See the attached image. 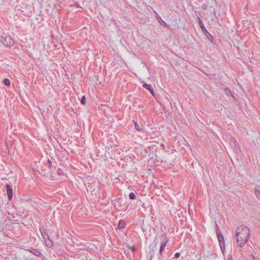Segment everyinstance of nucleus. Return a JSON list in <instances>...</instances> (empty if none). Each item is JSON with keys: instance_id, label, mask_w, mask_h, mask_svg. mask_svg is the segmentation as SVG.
Listing matches in <instances>:
<instances>
[{"instance_id": "obj_1", "label": "nucleus", "mask_w": 260, "mask_h": 260, "mask_svg": "<svg viewBox=\"0 0 260 260\" xmlns=\"http://www.w3.org/2000/svg\"><path fill=\"white\" fill-rule=\"evenodd\" d=\"M249 236L250 230L247 226L242 225L237 228L236 237L237 242L240 247H242L245 245Z\"/></svg>"}, {"instance_id": "obj_2", "label": "nucleus", "mask_w": 260, "mask_h": 260, "mask_svg": "<svg viewBox=\"0 0 260 260\" xmlns=\"http://www.w3.org/2000/svg\"><path fill=\"white\" fill-rule=\"evenodd\" d=\"M0 42L6 47H11L15 44L13 39L10 36L6 34L0 35Z\"/></svg>"}, {"instance_id": "obj_3", "label": "nucleus", "mask_w": 260, "mask_h": 260, "mask_svg": "<svg viewBox=\"0 0 260 260\" xmlns=\"http://www.w3.org/2000/svg\"><path fill=\"white\" fill-rule=\"evenodd\" d=\"M198 19L199 24L202 30V32L205 35V36H206L207 39L208 40V41H210V42H212L213 39V36L207 31V30L204 26L201 19H200V18L199 17H198Z\"/></svg>"}, {"instance_id": "obj_4", "label": "nucleus", "mask_w": 260, "mask_h": 260, "mask_svg": "<svg viewBox=\"0 0 260 260\" xmlns=\"http://www.w3.org/2000/svg\"><path fill=\"white\" fill-rule=\"evenodd\" d=\"M162 237L164 238V240L162 241L160 243V248H159V254H161L163 250H164L165 247L167 245V244L168 242V239L167 236H162Z\"/></svg>"}, {"instance_id": "obj_5", "label": "nucleus", "mask_w": 260, "mask_h": 260, "mask_svg": "<svg viewBox=\"0 0 260 260\" xmlns=\"http://www.w3.org/2000/svg\"><path fill=\"white\" fill-rule=\"evenodd\" d=\"M6 188L8 195V199L9 201L11 200L13 197V190L10 184H6Z\"/></svg>"}, {"instance_id": "obj_6", "label": "nucleus", "mask_w": 260, "mask_h": 260, "mask_svg": "<svg viewBox=\"0 0 260 260\" xmlns=\"http://www.w3.org/2000/svg\"><path fill=\"white\" fill-rule=\"evenodd\" d=\"M39 229L44 240H46L49 237L46 233V230L45 229L44 226L40 225Z\"/></svg>"}, {"instance_id": "obj_7", "label": "nucleus", "mask_w": 260, "mask_h": 260, "mask_svg": "<svg viewBox=\"0 0 260 260\" xmlns=\"http://www.w3.org/2000/svg\"><path fill=\"white\" fill-rule=\"evenodd\" d=\"M142 86L143 87L149 90L153 95H154V91L152 86L151 84L144 83Z\"/></svg>"}, {"instance_id": "obj_8", "label": "nucleus", "mask_w": 260, "mask_h": 260, "mask_svg": "<svg viewBox=\"0 0 260 260\" xmlns=\"http://www.w3.org/2000/svg\"><path fill=\"white\" fill-rule=\"evenodd\" d=\"M28 251L37 256H41L42 255L41 252L39 250L35 248L28 249Z\"/></svg>"}, {"instance_id": "obj_9", "label": "nucleus", "mask_w": 260, "mask_h": 260, "mask_svg": "<svg viewBox=\"0 0 260 260\" xmlns=\"http://www.w3.org/2000/svg\"><path fill=\"white\" fill-rule=\"evenodd\" d=\"M216 233L217 235V237L219 244H220L221 243H224V240L223 235L221 233H219L218 231H216Z\"/></svg>"}, {"instance_id": "obj_10", "label": "nucleus", "mask_w": 260, "mask_h": 260, "mask_svg": "<svg viewBox=\"0 0 260 260\" xmlns=\"http://www.w3.org/2000/svg\"><path fill=\"white\" fill-rule=\"evenodd\" d=\"M155 14H156V18L157 20L159 21L160 24L162 26L166 25V23L165 21L162 20L161 17L156 13V11L154 12Z\"/></svg>"}, {"instance_id": "obj_11", "label": "nucleus", "mask_w": 260, "mask_h": 260, "mask_svg": "<svg viewBox=\"0 0 260 260\" xmlns=\"http://www.w3.org/2000/svg\"><path fill=\"white\" fill-rule=\"evenodd\" d=\"M44 241V242H45L46 246L48 247V248H51L53 246V242L50 240L49 237L48 239H47L46 240H45Z\"/></svg>"}, {"instance_id": "obj_12", "label": "nucleus", "mask_w": 260, "mask_h": 260, "mask_svg": "<svg viewBox=\"0 0 260 260\" xmlns=\"http://www.w3.org/2000/svg\"><path fill=\"white\" fill-rule=\"evenodd\" d=\"M224 93L228 96H232L233 98H234V95L232 94V92H231V90L227 88V87H225L224 88Z\"/></svg>"}, {"instance_id": "obj_13", "label": "nucleus", "mask_w": 260, "mask_h": 260, "mask_svg": "<svg viewBox=\"0 0 260 260\" xmlns=\"http://www.w3.org/2000/svg\"><path fill=\"white\" fill-rule=\"evenodd\" d=\"M259 186L256 187L254 189V193L256 197L260 200V189H259Z\"/></svg>"}, {"instance_id": "obj_14", "label": "nucleus", "mask_w": 260, "mask_h": 260, "mask_svg": "<svg viewBox=\"0 0 260 260\" xmlns=\"http://www.w3.org/2000/svg\"><path fill=\"white\" fill-rule=\"evenodd\" d=\"M125 222L122 220H120L118 226L119 229H123L125 228Z\"/></svg>"}, {"instance_id": "obj_15", "label": "nucleus", "mask_w": 260, "mask_h": 260, "mask_svg": "<svg viewBox=\"0 0 260 260\" xmlns=\"http://www.w3.org/2000/svg\"><path fill=\"white\" fill-rule=\"evenodd\" d=\"M230 141L234 144L235 147H239L238 142L234 138L231 137Z\"/></svg>"}, {"instance_id": "obj_16", "label": "nucleus", "mask_w": 260, "mask_h": 260, "mask_svg": "<svg viewBox=\"0 0 260 260\" xmlns=\"http://www.w3.org/2000/svg\"><path fill=\"white\" fill-rule=\"evenodd\" d=\"M3 83L4 84L7 86H9L10 85V81L9 80V79H7V78H5L4 81H3Z\"/></svg>"}, {"instance_id": "obj_17", "label": "nucleus", "mask_w": 260, "mask_h": 260, "mask_svg": "<svg viewBox=\"0 0 260 260\" xmlns=\"http://www.w3.org/2000/svg\"><path fill=\"white\" fill-rule=\"evenodd\" d=\"M129 198L130 200H135L136 199V194L134 192H131L129 194Z\"/></svg>"}, {"instance_id": "obj_18", "label": "nucleus", "mask_w": 260, "mask_h": 260, "mask_svg": "<svg viewBox=\"0 0 260 260\" xmlns=\"http://www.w3.org/2000/svg\"><path fill=\"white\" fill-rule=\"evenodd\" d=\"M82 105H85L86 103V97L85 95L82 96L80 101Z\"/></svg>"}, {"instance_id": "obj_19", "label": "nucleus", "mask_w": 260, "mask_h": 260, "mask_svg": "<svg viewBox=\"0 0 260 260\" xmlns=\"http://www.w3.org/2000/svg\"><path fill=\"white\" fill-rule=\"evenodd\" d=\"M135 128L138 131H142V128L141 127V126L136 122H135Z\"/></svg>"}, {"instance_id": "obj_20", "label": "nucleus", "mask_w": 260, "mask_h": 260, "mask_svg": "<svg viewBox=\"0 0 260 260\" xmlns=\"http://www.w3.org/2000/svg\"><path fill=\"white\" fill-rule=\"evenodd\" d=\"M220 249L222 251H224L225 249V244L224 243H221L219 244Z\"/></svg>"}, {"instance_id": "obj_21", "label": "nucleus", "mask_w": 260, "mask_h": 260, "mask_svg": "<svg viewBox=\"0 0 260 260\" xmlns=\"http://www.w3.org/2000/svg\"><path fill=\"white\" fill-rule=\"evenodd\" d=\"M46 165L48 166L49 168H51V165H52V162L50 159H48L47 160Z\"/></svg>"}, {"instance_id": "obj_22", "label": "nucleus", "mask_w": 260, "mask_h": 260, "mask_svg": "<svg viewBox=\"0 0 260 260\" xmlns=\"http://www.w3.org/2000/svg\"><path fill=\"white\" fill-rule=\"evenodd\" d=\"M180 255V254L179 252H176L174 254V256L173 258H178V257H179Z\"/></svg>"}, {"instance_id": "obj_23", "label": "nucleus", "mask_w": 260, "mask_h": 260, "mask_svg": "<svg viewBox=\"0 0 260 260\" xmlns=\"http://www.w3.org/2000/svg\"><path fill=\"white\" fill-rule=\"evenodd\" d=\"M130 250L133 252L135 251L136 248L134 246H132L130 247Z\"/></svg>"}, {"instance_id": "obj_24", "label": "nucleus", "mask_w": 260, "mask_h": 260, "mask_svg": "<svg viewBox=\"0 0 260 260\" xmlns=\"http://www.w3.org/2000/svg\"><path fill=\"white\" fill-rule=\"evenodd\" d=\"M57 174H61V169H59L57 170Z\"/></svg>"}, {"instance_id": "obj_25", "label": "nucleus", "mask_w": 260, "mask_h": 260, "mask_svg": "<svg viewBox=\"0 0 260 260\" xmlns=\"http://www.w3.org/2000/svg\"><path fill=\"white\" fill-rule=\"evenodd\" d=\"M253 260H260V259L258 257H253Z\"/></svg>"}, {"instance_id": "obj_26", "label": "nucleus", "mask_w": 260, "mask_h": 260, "mask_svg": "<svg viewBox=\"0 0 260 260\" xmlns=\"http://www.w3.org/2000/svg\"><path fill=\"white\" fill-rule=\"evenodd\" d=\"M161 147L164 149L165 148V145L164 144H161Z\"/></svg>"}, {"instance_id": "obj_27", "label": "nucleus", "mask_w": 260, "mask_h": 260, "mask_svg": "<svg viewBox=\"0 0 260 260\" xmlns=\"http://www.w3.org/2000/svg\"><path fill=\"white\" fill-rule=\"evenodd\" d=\"M228 260H233V258H232V257H231L230 258H229V259H228Z\"/></svg>"}, {"instance_id": "obj_28", "label": "nucleus", "mask_w": 260, "mask_h": 260, "mask_svg": "<svg viewBox=\"0 0 260 260\" xmlns=\"http://www.w3.org/2000/svg\"><path fill=\"white\" fill-rule=\"evenodd\" d=\"M143 66H146V64H145V62H143Z\"/></svg>"}, {"instance_id": "obj_29", "label": "nucleus", "mask_w": 260, "mask_h": 260, "mask_svg": "<svg viewBox=\"0 0 260 260\" xmlns=\"http://www.w3.org/2000/svg\"><path fill=\"white\" fill-rule=\"evenodd\" d=\"M143 206L144 207V208H145V205H144V204L143 205Z\"/></svg>"}, {"instance_id": "obj_30", "label": "nucleus", "mask_w": 260, "mask_h": 260, "mask_svg": "<svg viewBox=\"0 0 260 260\" xmlns=\"http://www.w3.org/2000/svg\"><path fill=\"white\" fill-rule=\"evenodd\" d=\"M143 206L144 207V208H145V205H144V204L143 205Z\"/></svg>"}]
</instances>
